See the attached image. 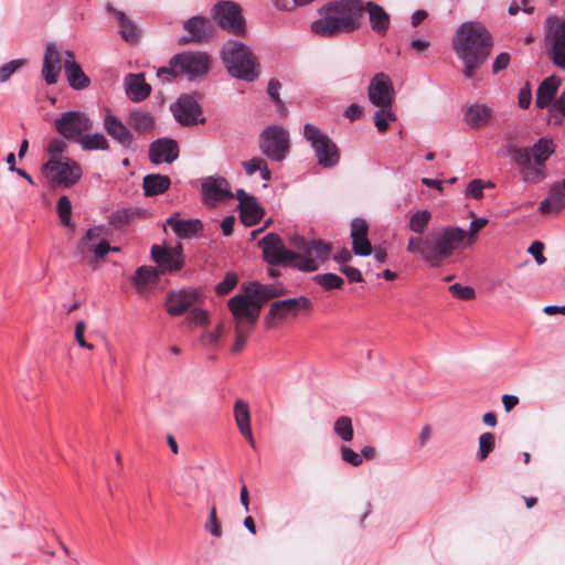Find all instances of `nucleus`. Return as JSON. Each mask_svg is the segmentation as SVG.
<instances>
[{
    "instance_id": "f257e3e1",
    "label": "nucleus",
    "mask_w": 565,
    "mask_h": 565,
    "mask_svg": "<svg viewBox=\"0 0 565 565\" xmlns=\"http://www.w3.org/2000/svg\"><path fill=\"white\" fill-rule=\"evenodd\" d=\"M493 46L487 28L477 21L462 23L455 33L452 49L463 63V75L472 78L478 68L487 61Z\"/></svg>"
},
{
    "instance_id": "f03ea898",
    "label": "nucleus",
    "mask_w": 565,
    "mask_h": 565,
    "mask_svg": "<svg viewBox=\"0 0 565 565\" xmlns=\"http://www.w3.org/2000/svg\"><path fill=\"white\" fill-rule=\"evenodd\" d=\"M363 14L362 0H334L320 9V18L311 23V31L324 38L352 33L360 28Z\"/></svg>"
},
{
    "instance_id": "7ed1b4c3",
    "label": "nucleus",
    "mask_w": 565,
    "mask_h": 565,
    "mask_svg": "<svg viewBox=\"0 0 565 565\" xmlns=\"http://www.w3.org/2000/svg\"><path fill=\"white\" fill-rule=\"evenodd\" d=\"M467 237V231L458 226H446L441 231L427 236H412L407 242V252L418 255L431 266H439L460 248Z\"/></svg>"
},
{
    "instance_id": "20e7f679",
    "label": "nucleus",
    "mask_w": 565,
    "mask_h": 565,
    "mask_svg": "<svg viewBox=\"0 0 565 565\" xmlns=\"http://www.w3.org/2000/svg\"><path fill=\"white\" fill-rule=\"evenodd\" d=\"M507 151L518 168L521 181L537 184L546 178V161L554 153L555 145L551 139L540 138L532 147L510 142Z\"/></svg>"
},
{
    "instance_id": "39448f33",
    "label": "nucleus",
    "mask_w": 565,
    "mask_h": 565,
    "mask_svg": "<svg viewBox=\"0 0 565 565\" xmlns=\"http://www.w3.org/2000/svg\"><path fill=\"white\" fill-rule=\"evenodd\" d=\"M211 66V57L205 52L186 51L173 55L169 66L157 70V77L164 83H170L178 76L185 75L195 79L205 75Z\"/></svg>"
},
{
    "instance_id": "423d86ee",
    "label": "nucleus",
    "mask_w": 565,
    "mask_h": 565,
    "mask_svg": "<svg viewBox=\"0 0 565 565\" xmlns=\"http://www.w3.org/2000/svg\"><path fill=\"white\" fill-rule=\"evenodd\" d=\"M227 72L238 79L254 82L258 76V62L248 46L238 41L226 42L221 51Z\"/></svg>"
},
{
    "instance_id": "0eeeda50",
    "label": "nucleus",
    "mask_w": 565,
    "mask_h": 565,
    "mask_svg": "<svg viewBox=\"0 0 565 565\" xmlns=\"http://www.w3.org/2000/svg\"><path fill=\"white\" fill-rule=\"evenodd\" d=\"M258 246L263 250L264 259L271 266L288 264L294 268L308 273L318 269L315 259L288 250L285 247L280 236L275 233L265 235L258 242Z\"/></svg>"
},
{
    "instance_id": "6e6552de",
    "label": "nucleus",
    "mask_w": 565,
    "mask_h": 565,
    "mask_svg": "<svg viewBox=\"0 0 565 565\" xmlns=\"http://www.w3.org/2000/svg\"><path fill=\"white\" fill-rule=\"evenodd\" d=\"M303 137L310 142L320 167L330 169L339 163L340 150L338 146L317 126L306 124L303 127Z\"/></svg>"
},
{
    "instance_id": "1a4fd4ad",
    "label": "nucleus",
    "mask_w": 565,
    "mask_h": 565,
    "mask_svg": "<svg viewBox=\"0 0 565 565\" xmlns=\"http://www.w3.org/2000/svg\"><path fill=\"white\" fill-rule=\"evenodd\" d=\"M260 152L273 161H282L290 150V137L282 126L266 127L259 135Z\"/></svg>"
},
{
    "instance_id": "9d476101",
    "label": "nucleus",
    "mask_w": 565,
    "mask_h": 565,
    "mask_svg": "<svg viewBox=\"0 0 565 565\" xmlns=\"http://www.w3.org/2000/svg\"><path fill=\"white\" fill-rule=\"evenodd\" d=\"M43 172L53 185L65 189L74 185L82 177L79 164L67 157L51 158L43 166Z\"/></svg>"
},
{
    "instance_id": "9b49d317",
    "label": "nucleus",
    "mask_w": 565,
    "mask_h": 565,
    "mask_svg": "<svg viewBox=\"0 0 565 565\" xmlns=\"http://www.w3.org/2000/svg\"><path fill=\"white\" fill-rule=\"evenodd\" d=\"M227 306L233 315L235 326L246 327L247 329L254 327L262 310L259 303L245 291L243 295L232 297Z\"/></svg>"
},
{
    "instance_id": "f8f14e48",
    "label": "nucleus",
    "mask_w": 565,
    "mask_h": 565,
    "mask_svg": "<svg viewBox=\"0 0 565 565\" xmlns=\"http://www.w3.org/2000/svg\"><path fill=\"white\" fill-rule=\"evenodd\" d=\"M312 302L306 296L287 298L274 301L265 317V323L271 328L277 321H284L289 317L296 318L300 311L310 310Z\"/></svg>"
},
{
    "instance_id": "ddd939ff",
    "label": "nucleus",
    "mask_w": 565,
    "mask_h": 565,
    "mask_svg": "<svg viewBox=\"0 0 565 565\" xmlns=\"http://www.w3.org/2000/svg\"><path fill=\"white\" fill-rule=\"evenodd\" d=\"M92 119L78 110H68L55 119L54 128L65 139L73 140L82 136L84 131L93 129Z\"/></svg>"
},
{
    "instance_id": "4468645a",
    "label": "nucleus",
    "mask_w": 565,
    "mask_h": 565,
    "mask_svg": "<svg viewBox=\"0 0 565 565\" xmlns=\"http://www.w3.org/2000/svg\"><path fill=\"white\" fill-rule=\"evenodd\" d=\"M214 19L222 28L235 35H242L246 31L242 9L232 1H221L213 8Z\"/></svg>"
},
{
    "instance_id": "2eb2a0df",
    "label": "nucleus",
    "mask_w": 565,
    "mask_h": 565,
    "mask_svg": "<svg viewBox=\"0 0 565 565\" xmlns=\"http://www.w3.org/2000/svg\"><path fill=\"white\" fill-rule=\"evenodd\" d=\"M170 108L175 120L183 126H194L205 122V118L202 117V108L192 95H181Z\"/></svg>"
},
{
    "instance_id": "dca6fc26",
    "label": "nucleus",
    "mask_w": 565,
    "mask_h": 565,
    "mask_svg": "<svg viewBox=\"0 0 565 565\" xmlns=\"http://www.w3.org/2000/svg\"><path fill=\"white\" fill-rule=\"evenodd\" d=\"M103 127L107 135L125 149H132L135 146V134L129 125L124 122L110 109H106L103 117Z\"/></svg>"
},
{
    "instance_id": "f3484780",
    "label": "nucleus",
    "mask_w": 565,
    "mask_h": 565,
    "mask_svg": "<svg viewBox=\"0 0 565 565\" xmlns=\"http://www.w3.org/2000/svg\"><path fill=\"white\" fill-rule=\"evenodd\" d=\"M394 94L395 92L390 76L385 73L375 74L369 84V100L376 107L392 106Z\"/></svg>"
},
{
    "instance_id": "a211bd4d",
    "label": "nucleus",
    "mask_w": 565,
    "mask_h": 565,
    "mask_svg": "<svg viewBox=\"0 0 565 565\" xmlns=\"http://www.w3.org/2000/svg\"><path fill=\"white\" fill-rule=\"evenodd\" d=\"M203 201L209 205L234 198L228 181L223 177H206L201 182Z\"/></svg>"
},
{
    "instance_id": "6ab92c4d",
    "label": "nucleus",
    "mask_w": 565,
    "mask_h": 565,
    "mask_svg": "<svg viewBox=\"0 0 565 565\" xmlns=\"http://www.w3.org/2000/svg\"><path fill=\"white\" fill-rule=\"evenodd\" d=\"M201 296L200 291L192 288H183L171 291L167 296V311L171 316H181L192 307Z\"/></svg>"
},
{
    "instance_id": "aec40b11",
    "label": "nucleus",
    "mask_w": 565,
    "mask_h": 565,
    "mask_svg": "<svg viewBox=\"0 0 565 565\" xmlns=\"http://www.w3.org/2000/svg\"><path fill=\"white\" fill-rule=\"evenodd\" d=\"M183 29L188 31L190 35L180 38V44H188L191 42H205L213 35V28L210 21L206 18L200 15H194L191 19L184 21Z\"/></svg>"
},
{
    "instance_id": "412c9836",
    "label": "nucleus",
    "mask_w": 565,
    "mask_h": 565,
    "mask_svg": "<svg viewBox=\"0 0 565 565\" xmlns=\"http://www.w3.org/2000/svg\"><path fill=\"white\" fill-rule=\"evenodd\" d=\"M179 157V146L174 139L159 138L149 146V160L154 164L172 163Z\"/></svg>"
},
{
    "instance_id": "4be33fe9",
    "label": "nucleus",
    "mask_w": 565,
    "mask_h": 565,
    "mask_svg": "<svg viewBox=\"0 0 565 565\" xmlns=\"http://www.w3.org/2000/svg\"><path fill=\"white\" fill-rule=\"evenodd\" d=\"M62 57L54 42H49L43 55L42 76L47 85H54L62 68Z\"/></svg>"
},
{
    "instance_id": "5701e85b",
    "label": "nucleus",
    "mask_w": 565,
    "mask_h": 565,
    "mask_svg": "<svg viewBox=\"0 0 565 565\" xmlns=\"http://www.w3.org/2000/svg\"><path fill=\"white\" fill-rule=\"evenodd\" d=\"M151 257L159 265L162 271L179 270L183 265L180 245L177 248H166L159 245H153L151 247Z\"/></svg>"
},
{
    "instance_id": "b1692460",
    "label": "nucleus",
    "mask_w": 565,
    "mask_h": 565,
    "mask_svg": "<svg viewBox=\"0 0 565 565\" xmlns=\"http://www.w3.org/2000/svg\"><path fill=\"white\" fill-rule=\"evenodd\" d=\"M244 291L252 296L260 308L270 299L280 297L287 292L286 288L280 284H259L250 281L244 285Z\"/></svg>"
},
{
    "instance_id": "393cba45",
    "label": "nucleus",
    "mask_w": 565,
    "mask_h": 565,
    "mask_svg": "<svg viewBox=\"0 0 565 565\" xmlns=\"http://www.w3.org/2000/svg\"><path fill=\"white\" fill-rule=\"evenodd\" d=\"M64 55L65 58L63 60V66L70 86L77 90L88 87L90 79L83 72L81 65L74 60L73 52L65 51Z\"/></svg>"
},
{
    "instance_id": "a878e982",
    "label": "nucleus",
    "mask_w": 565,
    "mask_h": 565,
    "mask_svg": "<svg viewBox=\"0 0 565 565\" xmlns=\"http://www.w3.org/2000/svg\"><path fill=\"white\" fill-rule=\"evenodd\" d=\"M565 207V179L550 186L548 195L541 201L539 212L542 214L558 213Z\"/></svg>"
},
{
    "instance_id": "bb28decb",
    "label": "nucleus",
    "mask_w": 565,
    "mask_h": 565,
    "mask_svg": "<svg viewBox=\"0 0 565 565\" xmlns=\"http://www.w3.org/2000/svg\"><path fill=\"white\" fill-rule=\"evenodd\" d=\"M132 132L139 135L152 134L156 127V118L148 110L141 108L131 109L126 117Z\"/></svg>"
},
{
    "instance_id": "cd10ccee",
    "label": "nucleus",
    "mask_w": 565,
    "mask_h": 565,
    "mask_svg": "<svg viewBox=\"0 0 565 565\" xmlns=\"http://www.w3.org/2000/svg\"><path fill=\"white\" fill-rule=\"evenodd\" d=\"M166 224L172 228L173 233L179 238H191L198 235L203 230V225L200 220H183L180 218L179 213H173L172 215H170L167 218Z\"/></svg>"
},
{
    "instance_id": "c85d7f7f",
    "label": "nucleus",
    "mask_w": 565,
    "mask_h": 565,
    "mask_svg": "<svg viewBox=\"0 0 565 565\" xmlns=\"http://www.w3.org/2000/svg\"><path fill=\"white\" fill-rule=\"evenodd\" d=\"M369 14V22L373 32L385 36L391 25L390 14L380 4L367 1L364 2V12Z\"/></svg>"
},
{
    "instance_id": "c756f323",
    "label": "nucleus",
    "mask_w": 565,
    "mask_h": 565,
    "mask_svg": "<svg viewBox=\"0 0 565 565\" xmlns=\"http://www.w3.org/2000/svg\"><path fill=\"white\" fill-rule=\"evenodd\" d=\"M234 418L242 436L248 441L250 447L256 448V443L250 428L249 407L243 399H237L234 404Z\"/></svg>"
},
{
    "instance_id": "7c9ffc66",
    "label": "nucleus",
    "mask_w": 565,
    "mask_h": 565,
    "mask_svg": "<svg viewBox=\"0 0 565 565\" xmlns=\"http://www.w3.org/2000/svg\"><path fill=\"white\" fill-rule=\"evenodd\" d=\"M561 86V78L556 75L546 77L539 86L536 92L535 105L537 108L552 107L556 93Z\"/></svg>"
},
{
    "instance_id": "2f4dec72",
    "label": "nucleus",
    "mask_w": 565,
    "mask_h": 565,
    "mask_svg": "<svg viewBox=\"0 0 565 565\" xmlns=\"http://www.w3.org/2000/svg\"><path fill=\"white\" fill-rule=\"evenodd\" d=\"M126 86L127 96L135 103L145 100L151 93V87L146 83L143 74H128Z\"/></svg>"
},
{
    "instance_id": "473e14b6",
    "label": "nucleus",
    "mask_w": 565,
    "mask_h": 565,
    "mask_svg": "<svg viewBox=\"0 0 565 565\" xmlns=\"http://www.w3.org/2000/svg\"><path fill=\"white\" fill-rule=\"evenodd\" d=\"M551 36L553 43L551 58L556 66L565 68V22L557 24Z\"/></svg>"
},
{
    "instance_id": "72a5a7b5",
    "label": "nucleus",
    "mask_w": 565,
    "mask_h": 565,
    "mask_svg": "<svg viewBox=\"0 0 565 565\" xmlns=\"http://www.w3.org/2000/svg\"><path fill=\"white\" fill-rule=\"evenodd\" d=\"M492 110L487 105L473 104L466 107L463 120L471 128H480L490 120Z\"/></svg>"
},
{
    "instance_id": "f704fd0d",
    "label": "nucleus",
    "mask_w": 565,
    "mask_h": 565,
    "mask_svg": "<svg viewBox=\"0 0 565 565\" xmlns=\"http://www.w3.org/2000/svg\"><path fill=\"white\" fill-rule=\"evenodd\" d=\"M106 10L114 15L120 26V34L127 42H136L139 38L137 26L126 17L125 12L117 10L113 4L107 3Z\"/></svg>"
},
{
    "instance_id": "c9c22d12",
    "label": "nucleus",
    "mask_w": 565,
    "mask_h": 565,
    "mask_svg": "<svg viewBox=\"0 0 565 565\" xmlns=\"http://www.w3.org/2000/svg\"><path fill=\"white\" fill-rule=\"evenodd\" d=\"M170 178L162 174H147L142 181L146 196L162 194L170 188Z\"/></svg>"
},
{
    "instance_id": "e433bc0d",
    "label": "nucleus",
    "mask_w": 565,
    "mask_h": 565,
    "mask_svg": "<svg viewBox=\"0 0 565 565\" xmlns=\"http://www.w3.org/2000/svg\"><path fill=\"white\" fill-rule=\"evenodd\" d=\"M301 248L305 252V257H310L317 260H324L330 253V246L322 241H303ZM318 265V263H316Z\"/></svg>"
},
{
    "instance_id": "4c0bfd02",
    "label": "nucleus",
    "mask_w": 565,
    "mask_h": 565,
    "mask_svg": "<svg viewBox=\"0 0 565 565\" xmlns=\"http://www.w3.org/2000/svg\"><path fill=\"white\" fill-rule=\"evenodd\" d=\"M239 211H241V213H239L241 221L246 226L255 225L264 215V210L257 203L256 199L239 206Z\"/></svg>"
},
{
    "instance_id": "58836bf2",
    "label": "nucleus",
    "mask_w": 565,
    "mask_h": 565,
    "mask_svg": "<svg viewBox=\"0 0 565 565\" xmlns=\"http://www.w3.org/2000/svg\"><path fill=\"white\" fill-rule=\"evenodd\" d=\"M83 150H109L110 145L108 139L100 132L87 134L81 136L78 140Z\"/></svg>"
},
{
    "instance_id": "ea45409f",
    "label": "nucleus",
    "mask_w": 565,
    "mask_h": 565,
    "mask_svg": "<svg viewBox=\"0 0 565 565\" xmlns=\"http://www.w3.org/2000/svg\"><path fill=\"white\" fill-rule=\"evenodd\" d=\"M243 168L247 175H253L256 172L260 173V177L265 181H269L271 179V172L268 169L267 162L259 157H254L247 161H244Z\"/></svg>"
},
{
    "instance_id": "a19ab883",
    "label": "nucleus",
    "mask_w": 565,
    "mask_h": 565,
    "mask_svg": "<svg viewBox=\"0 0 565 565\" xmlns=\"http://www.w3.org/2000/svg\"><path fill=\"white\" fill-rule=\"evenodd\" d=\"M333 431L342 441L350 443L354 436L352 419L349 416H340L333 424Z\"/></svg>"
},
{
    "instance_id": "79ce46f5",
    "label": "nucleus",
    "mask_w": 565,
    "mask_h": 565,
    "mask_svg": "<svg viewBox=\"0 0 565 565\" xmlns=\"http://www.w3.org/2000/svg\"><path fill=\"white\" fill-rule=\"evenodd\" d=\"M431 218V213L428 210H420L415 212L409 218V230L422 236L425 233Z\"/></svg>"
},
{
    "instance_id": "37998d69",
    "label": "nucleus",
    "mask_w": 565,
    "mask_h": 565,
    "mask_svg": "<svg viewBox=\"0 0 565 565\" xmlns=\"http://www.w3.org/2000/svg\"><path fill=\"white\" fill-rule=\"evenodd\" d=\"M396 120L392 106L379 107L374 114V125L379 132L383 134L388 129L390 121Z\"/></svg>"
},
{
    "instance_id": "c03bdc74",
    "label": "nucleus",
    "mask_w": 565,
    "mask_h": 565,
    "mask_svg": "<svg viewBox=\"0 0 565 565\" xmlns=\"http://www.w3.org/2000/svg\"><path fill=\"white\" fill-rule=\"evenodd\" d=\"M158 278V271L151 266H141L137 268L134 282L139 289L145 288L150 282H154Z\"/></svg>"
},
{
    "instance_id": "a18cd8bd",
    "label": "nucleus",
    "mask_w": 565,
    "mask_h": 565,
    "mask_svg": "<svg viewBox=\"0 0 565 565\" xmlns=\"http://www.w3.org/2000/svg\"><path fill=\"white\" fill-rule=\"evenodd\" d=\"M312 279L324 290L340 289L344 282L340 276L332 273L318 274Z\"/></svg>"
},
{
    "instance_id": "49530a36",
    "label": "nucleus",
    "mask_w": 565,
    "mask_h": 565,
    "mask_svg": "<svg viewBox=\"0 0 565 565\" xmlns=\"http://www.w3.org/2000/svg\"><path fill=\"white\" fill-rule=\"evenodd\" d=\"M495 445L494 435L492 433H483L479 437V450L477 457L483 461L489 454L493 450Z\"/></svg>"
},
{
    "instance_id": "de8ad7c7",
    "label": "nucleus",
    "mask_w": 565,
    "mask_h": 565,
    "mask_svg": "<svg viewBox=\"0 0 565 565\" xmlns=\"http://www.w3.org/2000/svg\"><path fill=\"white\" fill-rule=\"evenodd\" d=\"M57 213L61 222L65 226L71 225L72 203L66 195H62L57 201Z\"/></svg>"
},
{
    "instance_id": "09e8293b",
    "label": "nucleus",
    "mask_w": 565,
    "mask_h": 565,
    "mask_svg": "<svg viewBox=\"0 0 565 565\" xmlns=\"http://www.w3.org/2000/svg\"><path fill=\"white\" fill-rule=\"evenodd\" d=\"M238 278L236 274L228 271L222 281L215 286V292L220 296L227 295L237 285Z\"/></svg>"
},
{
    "instance_id": "8fccbe9b",
    "label": "nucleus",
    "mask_w": 565,
    "mask_h": 565,
    "mask_svg": "<svg viewBox=\"0 0 565 565\" xmlns=\"http://www.w3.org/2000/svg\"><path fill=\"white\" fill-rule=\"evenodd\" d=\"M24 63V60H12L0 66V82H7Z\"/></svg>"
},
{
    "instance_id": "3c124183",
    "label": "nucleus",
    "mask_w": 565,
    "mask_h": 565,
    "mask_svg": "<svg viewBox=\"0 0 565 565\" xmlns=\"http://www.w3.org/2000/svg\"><path fill=\"white\" fill-rule=\"evenodd\" d=\"M204 527L207 532L211 533V535L215 537H220L222 535V527L217 520L216 507L214 504L210 509L209 520Z\"/></svg>"
},
{
    "instance_id": "603ef678",
    "label": "nucleus",
    "mask_w": 565,
    "mask_h": 565,
    "mask_svg": "<svg viewBox=\"0 0 565 565\" xmlns=\"http://www.w3.org/2000/svg\"><path fill=\"white\" fill-rule=\"evenodd\" d=\"M449 291L451 292V295L454 297L461 299V300H470V299L475 298V296H476V291L472 287L462 286L460 284H454V285L449 286Z\"/></svg>"
},
{
    "instance_id": "864d4df0",
    "label": "nucleus",
    "mask_w": 565,
    "mask_h": 565,
    "mask_svg": "<svg viewBox=\"0 0 565 565\" xmlns=\"http://www.w3.org/2000/svg\"><path fill=\"white\" fill-rule=\"evenodd\" d=\"M352 249L358 256H369L372 254V246L367 236L363 238H352Z\"/></svg>"
},
{
    "instance_id": "5fc2aeb1",
    "label": "nucleus",
    "mask_w": 565,
    "mask_h": 565,
    "mask_svg": "<svg viewBox=\"0 0 565 565\" xmlns=\"http://www.w3.org/2000/svg\"><path fill=\"white\" fill-rule=\"evenodd\" d=\"M369 224L364 218L355 217L351 222V238H363L367 236Z\"/></svg>"
},
{
    "instance_id": "6e6d98bb",
    "label": "nucleus",
    "mask_w": 565,
    "mask_h": 565,
    "mask_svg": "<svg viewBox=\"0 0 565 565\" xmlns=\"http://www.w3.org/2000/svg\"><path fill=\"white\" fill-rule=\"evenodd\" d=\"M340 455H341V459L344 462L350 463L353 467H359L362 465V456H360V454L355 452L350 447L341 446Z\"/></svg>"
},
{
    "instance_id": "4d7b16f0",
    "label": "nucleus",
    "mask_w": 565,
    "mask_h": 565,
    "mask_svg": "<svg viewBox=\"0 0 565 565\" xmlns=\"http://www.w3.org/2000/svg\"><path fill=\"white\" fill-rule=\"evenodd\" d=\"M484 186L486 184L481 180L475 179L467 185L466 195L479 200L483 196Z\"/></svg>"
},
{
    "instance_id": "13d9d810",
    "label": "nucleus",
    "mask_w": 565,
    "mask_h": 565,
    "mask_svg": "<svg viewBox=\"0 0 565 565\" xmlns=\"http://www.w3.org/2000/svg\"><path fill=\"white\" fill-rule=\"evenodd\" d=\"M249 329H247L246 327H237L235 326V342L232 347V352L233 353H238L239 351L243 350V348L245 347L246 344V332L248 331Z\"/></svg>"
},
{
    "instance_id": "bf43d9fd",
    "label": "nucleus",
    "mask_w": 565,
    "mask_h": 565,
    "mask_svg": "<svg viewBox=\"0 0 565 565\" xmlns=\"http://www.w3.org/2000/svg\"><path fill=\"white\" fill-rule=\"evenodd\" d=\"M488 224V220L484 217H479L473 220L470 223L469 232H467L466 239L468 241V244H472L476 241V234L486 225Z\"/></svg>"
},
{
    "instance_id": "052dcab7",
    "label": "nucleus",
    "mask_w": 565,
    "mask_h": 565,
    "mask_svg": "<svg viewBox=\"0 0 565 565\" xmlns=\"http://www.w3.org/2000/svg\"><path fill=\"white\" fill-rule=\"evenodd\" d=\"M85 329H86V324L84 321H78L75 324V340L81 348H84L87 350H93L94 349L93 344L88 343L84 339Z\"/></svg>"
},
{
    "instance_id": "680f3d73",
    "label": "nucleus",
    "mask_w": 565,
    "mask_h": 565,
    "mask_svg": "<svg viewBox=\"0 0 565 565\" xmlns=\"http://www.w3.org/2000/svg\"><path fill=\"white\" fill-rule=\"evenodd\" d=\"M281 88V85L279 83L278 79L276 78H271L269 82H268V85H267V93L268 95L270 96V98L273 99V102L281 107L282 106V102L279 97V90Z\"/></svg>"
},
{
    "instance_id": "e2e57ef3",
    "label": "nucleus",
    "mask_w": 565,
    "mask_h": 565,
    "mask_svg": "<svg viewBox=\"0 0 565 565\" xmlns=\"http://www.w3.org/2000/svg\"><path fill=\"white\" fill-rule=\"evenodd\" d=\"M543 249L544 244L540 241L533 242L527 249V252L534 257L539 265H543L546 262V258L543 255Z\"/></svg>"
},
{
    "instance_id": "0e129e2a",
    "label": "nucleus",
    "mask_w": 565,
    "mask_h": 565,
    "mask_svg": "<svg viewBox=\"0 0 565 565\" xmlns=\"http://www.w3.org/2000/svg\"><path fill=\"white\" fill-rule=\"evenodd\" d=\"M188 319L190 322L204 326L209 321L207 312L200 308H194L190 311Z\"/></svg>"
},
{
    "instance_id": "69168bd1",
    "label": "nucleus",
    "mask_w": 565,
    "mask_h": 565,
    "mask_svg": "<svg viewBox=\"0 0 565 565\" xmlns=\"http://www.w3.org/2000/svg\"><path fill=\"white\" fill-rule=\"evenodd\" d=\"M340 270L342 274L345 275V277L348 278V280L350 282L363 281V276H362L361 271L355 267L343 265L340 267Z\"/></svg>"
},
{
    "instance_id": "338daca9",
    "label": "nucleus",
    "mask_w": 565,
    "mask_h": 565,
    "mask_svg": "<svg viewBox=\"0 0 565 565\" xmlns=\"http://www.w3.org/2000/svg\"><path fill=\"white\" fill-rule=\"evenodd\" d=\"M551 117L561 115L565 117V89L561 94V96L555 99L552 107L550 108Z\"/></svg>"
},
{
    "instance_id": "774afa93",
    "label": "nucleus",
    "mask_w": 565,
    "mask_h": 565,
    "mask_svg": "<svg viewBox=\"0 0 565 565\" xmlns=\"http://www.w3.org/2000/svg\"><path fill=\"white\" fill-rule=\"evenodd\" d=\"M509 62H510V55L505 52H502L500 53L493 64H492V71L494 74L499 73L500 71L504 70L508 67L509 65Z\"/></svg>"
}]
</instances>
